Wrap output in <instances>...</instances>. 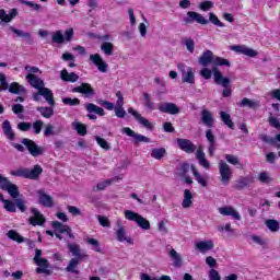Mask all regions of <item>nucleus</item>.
Segmentation results:
<instances>
[{"mask_svg": "<svg viewBox=\"0 0 280 280\" xmlns=\"http://www.w3.org/2000/svg\"><path fill=\"white\" fill-rule=\"evenodd\" d=\"M0 189L2 191H7L11 198H13L15 206L22 213H25L27 211V207H25V200L22 198H19L21 196V191H19V186L16 184H13L8 179V177L0 174Z\"/></svg>", "mask_w": 280, "mask_h": 280, "instance_id": "f257e3e1", "label": "nucleus"}, {"mask_svg": "<svg viewBox=\"0 0 280 280\" xmlns=\"http://www.w3.org/2000/svg\"><path fill=\"white\" fill-rule=\"evenodd\" d=\"M11 176H15L16 178H27L28 180H36L40 174H43V167L38 164L34 165V167H19L10 172Z\"/></svg>", "mask_w": 280, "mask_h": 280, "instance_id": "f03ea898", "label": "nucleus"}, {"mask_svg": "<svg viewBox=\"0 0 280 280\" xmlns=\"http://www.w3.org/2000/svg\"><path fill=\"white\" fill-rule=\"evenodd\" d=\"M212 71L214 84L223 88V97H231L232 91L229 89V86H231V79L229 77H224L218 67H212Z\"/></svg>", "mask_w": 280, "mask_h": 280, "instance_id": "7ed1b4c3", "label": "nucleus"}, {"mask_svg": "<svg viewBox=\"0 0 280 280\" xmlns=\"http://www.w3.org/2000/svg\"><path fill=\"white\" fill-rule=\"evenodd\" d=\"M21 143L26 148L28 154H31V156H34V159L43 156V154L47 152V149L45 147L38 145L34 140L30 138H22Z\"/></svg>", "mask_w": 280, "mask_h": 280, "instance_id": "20e7f679", "label": "nucleus"}, {"mask_svg": "<svg viewBox=\"0 0 280 280\" xmlns=\"http://www.w3.org/2000/svg\"><path fill=\"white\" fill-rule=\"evenodd\" d=\"M125 218L126 220H129V222H136L137 225L143 231H150L151 229L150 221H148L145 218L135 211L125 210Z\"/></svg>", "mask_w": 280, "mask_h": 280, "instance_id": "39448f33", "label": "nucleus"}, {"mask_svg": "<svg viewBox=\"0 0 280 280\" xmlns=\"http://www.w3.org/2000/svg\"><path fill=\"white\" fill-rule=\"evenodd\" d=\"M219 173L221 176V183L222 185H226L228 183H231V178L233 177V172L231 171V166L226 164L223 160L219 162Z\"/></svg>", "mask_w": 280, "mask_h": 280, "instance_id": "423d86ee", "label": "nucleus"}, {"mask_svg": "<svg viewBox=\"0 0 280 280\" xmlns=\"http://www.w3.org/2000/svg\"><path fill=\"white\" fill-rule=\"evenodd\" d=\"M122 132L127 135V137H132V142L137 145L139 143H152V140L141 133L135 132V130L130 129V127L122 128Z\"/></svg>", "mask_w": 280, "mask_h": 280, "instance_id": "0eeeda50", "label": "nucleus"}, {"mask_svg": "<svg viewBox=\"0 0 280 280\" xmlns=\"http://www.w3.org/2000/svg\"><path fill=\"white\" fill-rule=\"evenodd\" d=\"M199 23V25H208L209 20L205 19L202 14L196 12V11H188L187 16L184 18V23L187 25L191 24L192 22Z\"/></svg>", "mask_w": 280, "mask_h": 280, "instance_id": "6e6552de", "label": "nucleus"}, {"mask_svg": "<svg viewBox=\"0 0 280 280\" xmlns=\"http://www.w3.org/2000/svg\"><path fill=\"white\" fill-rule=\"evenodd\" d=\"M158 109L160 113H165L166 115H178V113H180V107L170 102L160 103Z\"/></svg>", "mask_w": 280, "mask_h": 280, "instance_id": "1a4fd4ad", "label": "nucleus"}, {"mask_svg": "<svg viewBox=\"0 0 280 280\" xmlns=\"http://www.w3.org/2000/svg\"><path fill=\"white\" fill-rule=\"evenodd\" d=\"M67 248L74 259L84 260L89 257V255L82 252V247H80V244L78 243L67 242Z\"/></svg>", "mask_w": 280, "mask_h": 280, "instance_id": "9d476101", "label": "nucleus"}, {"mask_svg": "<svg viewBox=\"0 0 280 280\" xmlns=\"http://www.w3.org/2000/svg\"><path fill=\"white\" fill-rule=\"evenodd\" d=\"M71 92L82 93V95L88 98L95 97V89H93L90 83H81V85L73 88Z\"/></svg>", "mask_w": 280, "mask_h": 280, "instance_id": "9b49d317", "label": "nucleus"}, {"mask_svg": "<svg viewBox=\"0 0 280 280\" xmlns=\"http://www.w3.org/2000/svg\"><path fill=\"white\" fill-rule=\"evenodd\" d=\"M177 145L179 150H182V152H186V154H194L197 150L196 144H194L191 140L185 138H178Z\"/></svg>", "mask_w": 280, "mask_h": 280, "instance_id": "f8f14e48", "label": "nucleus"}, {"mask_svg": "<svg viewBox=\"0 0 280 280\" xmlns=\"http://www.w3.org/2000/svg\"><path fill=\"white\" fill-rule=\"evenodd\" d=\"M34 264L38 266V268L35 269V272L37 275H46L49 277L51 275V270H49V260L47 258H38L37 260H34Z\"/></svg>", "mask_w": 280, "mask_h": 280, "instance_id": "ddd939ff", "label": "nucleus"}, {"mask_svg": "<svg viewBox=\"0 0 280 280\" xmlns=\"http://www.w3.org/2000/svg\"><path fill=\"white\" fill-rule=\"evenodd\" d=\"M31 212L33 213V217L28 219V224L32 226H43L45 224L46 220L45 217L38 211L36 208H32Z\"/></svg>", "mask_w": 280, "mask_h": 280, "instance_id": "4468645a", "label": "nucleus"}, {"mask_svg": "<svg viewBox=\"0 0 280 280\" xmlns=\"http://www.w3.org/2000/svg\"><path fill=\"white\" fill-rule=\"evenodd\" d=\"M200 119L203 126L207 128H213V126H215V118L213 117V113H211L209 109L201 110Z\"/></svg>", "mask_w": 280, "mask_h": 280, "instance_id": "2eb2a0df", "label": "nucleus"}, {"mask_svg": "<svg viewBox=\"0 0 280 280\" xmlns=\"http://www.w3.org/2000/svg\"><path fill=\"white\" fill-rule=\"evenodd\" d=\"M90 60L93 62V65H95V67H97L101 73H106V71H108V63L104 61L100 54L91 55Z\"/></svg>", "mask_w": 280, "mask_h": 280, "instance_id": "dca6fc26", "label": "nucleus"}, {"mask_svg": "<svg viewBox=\"0 0 280 280\" xmlns=\"http://www.w3.org/2000/svg\"><path fill=\"white\" fill-rule=\"evenodd\" d=\"M38 196V202L42 205V207H47L48 209H51L54 205L56 203L54 201V198L47 194L44 192V190H37Z\"/></svg>", "mask_w": 280, "mask_h": 280, "instance_id": "f3484780", "label": "nucleus"}, {"mask_svg": "<svg viewBox=\"0 0 280 280\" xmlns=\"http://www.w3.org/2000/svg\"><path fill=\"white\" fill-rule=\"evenodd\" d=\"M255 183V177L248 175L241 177L236 180L234 185V189H237L238 191H242V189H246V187H250Z\"/></svg>", "mask_w": 280, "mask_h": 280, "instance_id": "a211bd4d", "label": "nucleus"}, {"mask_svg": "<svg viewBox=\"0 0 280 280\" xmlns=\"http://www.w3.org/2000/svg\"><path fill=\"white\" fill-rule=\"evenodd\" d=\"M219 213L221 215H230L231 218H233V220H242V215L240 214V212H237V210H235V208L231 206L219 208Z\"/></svg>", "mask_w": 280, "mask_h": 280, "instance_id": "6ab92c4d", "label": "nucleus"}, {"mask_svg": "<svg viewBox=\"0 0 280 280\" xmlns=\"http://www.w3.org/2000/svg\"><path fill=\"white\" fill-rule=\"evenodd\" d=\"M213 51L205 50L199 57L198 62L201 67H209V65H213Z\"/></svg>", "mask_w": 280, "mask_h": 280, "instance_id": "aec40b11", "label": "nucleus"}, {"mask_svg": "<svg viewBox=\"0 0 280 280\" xmlns=\"http://www.w3.org/2000/svg\"><path fill=\"white\" fill-rule=\"evenodd\" d=\"M232 51H237V54H244V56H249V58H255V56H257V51L255 49L241 45L232 46Z\"/></svg>", "mask_w": 280, "mask_h": 280, "instance_id": "412c9836", "label": "nucleus"}, {"mask_svg": "<svg viewBox=\"0 0 280 280\" xmlns=\"http://www.w3.org/2000/svg\"><path fill=\"white\" fill-rule=\"evenodd\" d=\"M26 79L28 80V84H31L33 89H37V91L45 88V82L33 73H28Z\"/></svg>", "mask_w": 280, "mask_h": 280, "instance_id": "4be33fe9", "label": "nucleus"}, {"mask_svg": "<svg viewBox=\"0 0 280 280\" xmlns=\"http://www.w3.org/2000/svg\"><path fill=\"white\" fill-rule=\"evenodd\" d=\"M9 30L19 38H25L27 45H34V38H32V34L30 32H23L21 30L15 28L14 26H10Z\"/></svg>", "mask_w": 280, "mask_h": 280, "instance_id": "5701e85b", "label": "nucleus"}, {"mask_svg": "<svg viewBox=\"0 0 280 280\" xmlns=\"http://www.w3.org/2000/svg\"><path fill=\"white\" fill-rule=\"evenodd\" d=\"M213 241H200L195 244V248L199 250V253H208V250H213Z\"/></svg>", "mask_w": 280, "mask_h": 280, "instance_id": "b1692460", "label": "nucleus"}, {"mask_svg": "<svg viewBox=\"0 0 280 280\" xmlns=\"http://www.w3.org/2000/svg\"><path fill=\"white\" fill-rule=\"evenodd\" d=\"M116 237L118 242H127V244H132V238L126 235V226L121 225L120 223H118Z\"/></svg>", "mask_w": 280, "mask_h": 280, "instance_id": "393cba45", "label": "nucleus"}, {"mask_svg": "<svg viewBox=\"0 0 280 280\" xmlns=\"http://www.w3.org/2000/svg\"><path fill=\"white\" fill-rule=\"evenodd\" d=\"M2 130L9 141H14L16 139V135L14 133V130H12V125L10 124V120H4L2 122Z\"/></svg>", "mask_w": 280, "mask_h": 280, "instance_id": "a878e982", "label": "nucleus"}, {"mask_svg": "<svg viewBox=\"0 0 280 280\" xmlns=\"http://www.w3.org/2000/svg\"><path fill=\"white\" fill-rule=\"evenodd\" d=\"M196 159H197L199 165H201V167H203L205 170L211 168V163H209V160H207V158L205 155V151H202L201 149L197 150Z\"/></svg>", "mask_w": 280, "mask_h": 280, "instance_id": "bb28decb", "label": "nucleus"}, {"mask_svg": "<svg viewBox=\"0 0 280 280\" xmlns=\"http://www.w3.org/2000/svg\"><path fill=\"white\" fill-rule=\"evenodd\" d=\"M83 260L78 258H71L68 266L66 267V272H71V275H80V270H78V265L82 264Z\"/></svg>", "mask_w": 280, "mask_h": 280, "instance_id": "cd10ccee", "label": "nucleus"}, {"mask_svg": "<svg viewBox=\"0 0 280 280\" xmlns=\"http://www.w3.org/2000/svg\"><path fill=\"white\" fill-rule=\"evenodd\" d=\"M39 95H42V97H44L50 106H56V101H54V92H51V90L48 88L40 89Z\"/></svg>", "mask_w": 280, "mask_h": 280, "instance_id": "c85d7f7f", "label": "nucleus"}, {"mask_svg": "<svg viewBox=\"0 0 280 280\" xmlns=\"http://www.w3.org/2000/svg\"><path fill=\"white\" fill-rule=\"evenodd\" d=\"M182 82H186L187 84H196V75L194 74V69H186V72L182 74Z\"/></svg>", "mask_w": 280, "mask_h": 280, "instance_id": "c756f323", "label": "nucleus"}, {"mask_svg": "<svg viewBox=\"0 0 280 280\" xmlns=\"http://www.w3.org/2000/svg\"><path fill=\"white\" fill-rule=\"evenodd\" d=\"M116 180H121V177L116 176L114 178L106 179L96 185V188H93V191H104L109 185H113Z\"/></svg>", "mask_w": 280, "mask_h": 280, "instance_id": "7c9ffc66", "label": "nucleus"}, {"mask_svg": "<svg viewBox=\"0 0 280 280\" xmlns=\"http://www.w3.org/2000/svg\"><path fill=\"white\" fill-rule=\"evenodd\" d=\"M85 110H88V113H95V115H98L100 117H104L106 115V112H104V108L93 103L85 104Z\"/></svg>", "mask_w": 280, "mask_h": 280, "instance_id": "2f4dec72", "label": "nucleus"}, {"mask_svg": "<svg viewBox=\"0 0 280 280\" xmlns=\"http://www.w3.org/2000/svg\"><path fill=\"white\" fill-rule=\"evenodd\" d=\"M61 80L63 82H78L80 77L75 72L69 73L67 69L61 70Z\"/></svg>", "mask_w": 280, "mask_h": 280, "instance_id": "473e14b6", "label": "nucleus"}, {"mask_svg": "<svg viewBox=\"0 0 280 280\" xmlns=\"http://www.w3.org/2000/svg\"><path fill=\"white\" fill-rule=\"evenodd\" d=\"M170 257L173 259V266L175 268H180V266H183V258L180 257V254L176 252V249L172 248L170 250Z\"/></svg>", "mask_w": 280, "mask_h": 280, "instance_id": "72a5a7b5", "label": "nucleus"}, {"mask_svg": "<svg viewBox=\"0 0 280 280\" xmlns=\"http://www.w3.org/2000/svg\"><path fill=\"white\" fill-rule=\"evenodd\" d=\"M151 156L156 161H161V159L167 156V150L165 148H154L151 150Z\"/></svg>", "mask_w": 280, "mask_h": 280, "instance_id": "f704fd0d", "label": "nucleus"}, {"mask_svg": "<svg viewBox=\"0 0 280 280\" xmlns=\"http://www.w3.org/2000/svg\"><path fill=\"white\" fill-rule=\"evenodd\" d=\"M220 117L223 124L228 126V128H230L231 130H234L235 124L233 122V119H231V115L229 113L220 112Z\"/></svg>", "mask_w": 280, "mask_h": 280, "instance_id": "c9c22d12", "label": "nucleus"}, {"mask_svg": "<svg viewBox=\"0 0 280 280\" xmlns=\"http://www.w3.org/2000/svg\"><path fill=\"white\" fill-rule=\"evenodd\" d=\"M192 198H194V196L191 195V190L186 189L184 191V200L182 202L183 209H189V207H191V205H192L191 199Z\"/></svg>", "mask_w": 280, "mask_h": 280, "instance_id": "e433bc0d", "label": "nucleus"}, {"mask_svg": "<svg viewBox=\"0 0 280 280\" xmlns=\"http://www.w3.org/2000/svg\"><path fill=\"white\" fill-rule=\"evenodd\" d=\"M192 175L195 176V179L197 180V183L199 185H201V187H207V178H205L199 172L198 170H196V166L191 165L190 166Z\"/></svg>", "mask_w": 280, "mask_h": 280, "instance_id": "4c0bfd02", "label": "nucleus"}, {"mask_svg": "<svg viewBox=\"0 0 280 280\" xmlns=\"http://www.w3.org/2000/svg\"><path fill=\"white\" fill-rule=\"evenodd\" d=\"M144 103L143 106L144 108H147V110H150V113H152V110H154V102H152V96H150V94H148V92H144L142 94Z\"/></svg>", "mask_w": 280, "mask_h": 280, "instance_id": "58836bf2", "label": "nucleus"}, {"mask_svg": "<svg viewBox=\"0 0 280 280\" xmlns=\"http://www.w3.org/2000/svg\"><path fill=\"white\" fill-rule=\"evenodd\" d=\"M7 237H9V240H12L13 242H18V244H23V242H25V237H23L14 230H10L7 233Z\"/></svg>", "mask_w": 280, "mask_h": 280, "instance_id": "ea45409f", "label": "nucleus"}, {"mask_svg": "<svg viewBox=\"0 0 280 280\" xmlns=\"http://www.w3.org/2000/svg\"><path fill=\"white\" fill-rule=\"evenodd\" d=\"M9 92L13 93L14 95H21L23 93H25V88L23 85H20L16 82L11 83V85H9Z\"/></svg>", "mask_w": 280, "mask_h": 280, "instance_id": "a19ab883", "label": "nucleus"}, {"mask_svg": "<svg viewBox=\"0 0 280 280\" xmlns=\"http://www.w3.org/2000/svg\"><path fill=\"white\" fill-rule=\"evenodd\" d=\"M267 229H269V231H271V233H277L279 232L280 229V224L279 221L275 220V219H268L265 222Z\"/></svg>", "mask_w": 280, "mask_h": 280, "instance_id": "79ce46f5", "label": "nucleus"}, {"mask_svg": "<svg viewBox=\"0 0 280 280\" xmlns=\"http://www.w3.org/2000/svg\"><path fill=\"white\" fill-rule=\"evenodd\" d=\"M114 49H115V46L110 42H104L101 45V50L103 51V54H105V56H113Z\"/></svg>", "mask_w": 280, "mask_h": 280, "instance_id": "37998d69", "label": "nucleus"}, {"mask_svg": "<svg viewBox=\"0 0 280 280\" xmlns=\"http://www.w3.org/2000/svg\"><path fill=\"white\" fill-rule=\"evenodd\" d=\"M37 112L46 119L54 117V107H37Z\"/></svg>", "mask_w": 280, "mask_h": 280, "instance_id": "c03bdc74", "label": "nucleus"}, {"mask_svg": "<svg viewBox=\"0 0 280 280\" xmlns=\"http://www.w3.org/2000/svg\"><path fill=\"white\" fill-rule=\"evenodd\" d=\"M52 229H55L56 233H67L69 231V225H65L59 221H52L51 222Z\"/></svg>", "mask_w": 280, "mask_h": 280, "instance_id": "a18cd8bd", "label": "nucleus"}, {"mask_svg": "<svg viewBox=\"0 0 280 280\" xmlns=\"http://www.w3.org/2000/svg\"><path fill=\"white\" fill-rule=\"evenodd\" d=\"M258 180L264 185H270V183L275 182V178L270 177V175H268V172H260L258 175Z\"/></svg>", "mask_w": 280, "mask_h": 280, "instance_id": "49530a36", "label": "nucleus"}, {"mask_svg": "<svg viewBox=\"0 0 280 280\" xmlns=\"http://www.w3.org/2000/svg\"><path fill=\"white\" fill-rule=\"evenodd\" d=\"M240 106H248V108H259V103L257 101H252L250 98L244 97L241 101Z\"/></svg>", "mask_w": 280, "mask_h": 280, "instance_id": "de8ad7c7", "label": "nucleus"}, {"mask_svg": "<svg viewBox=\"0 0 280 280\" xmlns=\"http://www.w3.org/2000/svg\"><path fill=\"white\" fill-rule=\"evenodd\" d=\"M137 121L143 126V128H147V130H154V125L143 116L140 115V117L137 118Z\"/></svg>", "mask_w": 280, "mask_h": 280, "instance_id": "09e8293b", "label": "nucleus"}, {"mask_svg": "<svg viewBox=\"0 0 280 280\" xmlns=\"http://www.w3.org/2000/svg\"><path fill=\"white\" fill-rule=\"evenodd\" d=\"M51 40L57 45H62V43H65V35L62 34V31L55 32L52 34Z\"/></svg>", "mask_w": 280, "mask_h": 280, "instance_id": "8fccbe9b", "label": "nucleus"}, {"mask_svg": "<svg viewBox=\"0 0 280 280\" xmlns=\"http://www.w3.org/2000/svg\"><path fill=\"white\" fill-rule=\"evenodd\" d=\"M212 65H214V67H231V61L222 57H215Z\"/></svg>", "mask_w": 280, "mask_h": 280, "instance_id": "3c124183", "label": "nucleus"}, {"mask_svg": "<svg viewBox=\"0 0 280 280\" xmlns=\"http://www.w3.org/2000/svg\"><path fill=\"white\" fill-rule=\"evenodd\" d=\"M72 126H74V129L77 130L78 135H80V137L86 136V125L81 122H73Z\"/></svg>", "mask_w": 280, "mask_h": 280, "instance_id": "603ef678", "label": "nucleus"}, {"mask_svg": "<svg viewBox=\"0 0 280 280\" xmlns=\"http://www.w3.org/2000/svg\"><path fill=\"white\" fill-rule=\"evenodd\" d=\"M95 141L103 150H110V144L108 143V141H106V139L100 136H95Z\"/></svg>", "mask_w": 280, "mask_h": 280, "instance_id": "864d4df0", "label": "nucleus"}, {"mask_svg": "<svg viewBox=\"0 0 280 280\" xmlns=\"http://www.w3.org/2000/svg\"><path fill=\"white\" fill-rule=\"evenodd\" d=\"M209 21L213 25H217V27H224V23H222V21H220V19H218V15H215V13L213 12L209 13Z\"/></svg>", "mask_w": 280, "mask_h": 280, "instance_id": "5fc2aeb1", "label": "nucleus"}, {"mask_svg": "<svg viewBox=\"0 0 280 280\" xmlns=\"http://www.w3.org/2000/svg\"><path fill=\"white\" fill-rule=\"evenodd\" d=\"M4 209L9 213H16V203L10 199H7V201H4Z\"/></svg>", "mask_w": 280, "mask_h": 280, "instance_id": "6e6d98bb", "label": "nucleus"}, {"mask_svg": "<svg viewBox=\"0 0 280 280\" xmlns=\"http://www.w3.org/2000/svg\"><path fill=\"white\" fill-rule=\"evenodd\" d=\"M96 104H100V106H103V108H106V110H115V104L112 102L98 98L96 101Z\"/></svg>", "mask_w": 280, "mask_h": 280, "instance_id": "4d7b16f0", "label": "nucleus"}, {"mask_svg": "<svg viewBox=\"0 0 280 280\" xmlns=\"http://www.w3.org/2000/svg\"><path fill=\"white\" fill-rule=\"evenodd\" d=\"M43 126H45V122H43V120H35L32 125L34 135H40Z\"/></svg>", "mask_w": 280, "mask_h": 280, "instance_id": "13d9d810", "label": "nucleus"}, {"mask_svg": "<svg viewBox=\"0 0 280 280\" xmlns=\"http://www.w3.org/2000/svg\"><path fill=\"white\" fill-rule=\"evenodd\" d=\"M62 104L66 106H80V98L63 97Z\"/></svg>", "mask_w": 280, "mask_h": 280, "instance_id": "bf43d9fd", "label": "nucleus"}, {"mask_svg": "<svg viewBox=\"0 0 280 280\" xmlns=\"http://www.w3.org/2000/svg\"><path fill=\"white\" fill-rule=\"evenodd\" d=\"M199 74L201 75V78H203L205 80H211V75H213V69H209L207 67H203Z\"/></svg>", "mask_w": 280, "mask_h": 280, "instance_id": "052dcab7", "label": "nucleus"}, {"mask_svg": "<svg viewBox=\"0 0 280 280\" xmlns=\"http://www.w3.org/2000/svg\"><path fill=\"white\" fill-rule=\"evenodd\" d=\"M206 139L209 142V145H218V142H215V136L213 135V130H206Z\"/></svg>", "mask_w": 280, "mask_h": 280, "instance_id": "680f3d73", "label": "nucleus"}, {"mask_svg": "<svg viewBox=\"0 0 280 280\" xmlns=\"http://www.w3.org/2000/svg\"><path fill=\"white\" fill-rule=\"evenodd\" d=\"M268 122H269V126H271V128H276V130H280L279 119L277 117L272 116V114H270V116L268 118Z\"/></svg>", "mask_w": 280, "mask_h": 280, "instance_id": "e2e57ef3", "label": "nucleus"}, {"mask_svg": "<svg viewBox=\"0 0 280 280\" xmlns=\"http://www.w3.org/2000/svg\"><path fill=\"white\" fill-rule=\"evenodd\" d=\"M18 130H21L22 132H30V130H32V122L22 121L18 124Z\"/></svg>", "mask_w": 280, "mask_h": 280, "instance_id": "0e129e2a", "label": "nucleus"}, {"mask_svg": "<svg viewBox=\"0 0 280 280\" xmlns=\"http://www.w3.org/2000/svg\"><path fill=\"white\" fill-rule=\"evenodd\" d=\"M225 161H228L230 165H240V158L233 154H225Z\"/></svg>", "mask_w": 280, "mask_h": 280, "instance_id": "69168bd1", "label": "nucleus"}, {"mask_svg": "<svg viewBox=\"0 0 280 280\" xmlns=\"http://www.w3.org/2000/svg\"><path fill=\"white\" fill-rule=\"evenodd\" d=\"M189 163H183L179 165L178 167V172H179V176H187V174H189Z\"/></svg>", "mask_w": 280, "mask_h": 280, "instance_id": "338daca9", "label": "nucleus"}, {"mask_svg": "<svg viewBox=\"0 0 280 280\" xmlns=\"http://www.w3.org/2000/svg\"><path fill=\"white\" fill-rule=\"evenodd\" d=\"M220 273L215 269H210L209 271V280H221Z\"/></svg>", "mask_w": 280, "mask_h": 280, "instance_id": "774afa93", "label": "nucleus"}]
</instances>
